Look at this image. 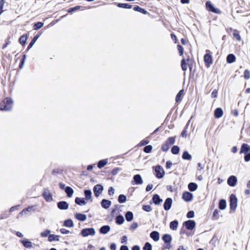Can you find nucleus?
Wrapping results in <instances>:
<instances>
[{"mask_svg":"<svg viewBox=\"0 0 250 250\" xmlns=\"http://www.w3.org/2000/svg\"><path fill=\"white\" fill-rule=\"evenodd\" d=\"M13 101L10 98H6L0 104V110L9 111L12 109Z\"/></svg>","mask_w":250,"mask_h":250,"instance_id":"obj_1","label":"nucleus"},{"mask_svg":"<svg viewBox=\"0 0 250 250\" xmlns=\"http://www.w3.org/2000/svg\"><path fill=\"white\" fill-rule=\"evenodd\" d=\"M175 142V137H169L165 144L161 147V149L163 151H167L170 146L173 145Z\"/></svg>","mask_w":250,"mask_h":250,"instance_id":"obj_2","label":"nucleus"},{"mask_svg":"<svg viewBox=\"0 0 250 250\" xmlns=\"http://www.w3.org/2000/svg\"><path fill=\"white\" fill-rule=\"evenodd\" d=\"M229 201L230 209L234 211L237 206V199L234 194H231L229 197Z\"/></svg>","mask_w":250,"mask_h":250,"instance_id":"obj_3","label":"nucleus"},{"mask_svg":"<svg viewBox=\"0 0 250 250\" xmlns=\"http://www.w3.org/2000/svg\"><path fill=\"white\" fill-rule=\"evenodd\" d=\"M81 233L83 237H87L89 235H94L95 230L93 228L83 229L81 230Z\"/></svg>","mask_w":250,"mask_h":250,"instance_id":"obj_4","label":"nucleus"},{"mask_svg":"<svg viewBox=\"0 0 250 250\" xmlns=\"http://www.w3.org/2000/svg\"><path fill=\"white\" fill-rule=\"evenodd\" d=\"M206 6L207 9L209 11H211L216 14H220L221 13L220 10L218 8H215L211 3V2L209 1H208L206 2Z\"/></svg>","mask_w":250,"mask_h":250,"instance_id":"obj_5","label":"nucleus"},{"mask_svg":"<svg viewBox=\"0 0 250 250\" xmlns=\"http://www.w3.org/2000/svg\"><path fill=\"white\" fill-rule=\"evenodd\" d=\"M93 192L96 197H98L104 190V187L100 184H97L93 187Z\"/></svg>","mask_w":250,"mask_h":250,"instance_id":"obj_6","label":"nucleus"},{"mask_svg":"<svg viewBox=\"0 0 250 250\" xmlns=\"http://www.w3.org/2000/svg\"><path fill=\"white\" fill-rule=\"evenodd\" d=\"M156 176L157 178H162L164 177L165 172L163 168L160 166H157L155 168Z\"/></svg>","mask_w":250,"mask_h":250,"instance_id":"obj_7","label":"nucleus"},{"mask_svg":"<svg viewBox=\"0 0 250 250\" xmlns=\"http://www.w3.org/2000/svg\"><path fill=\"white\" fill-rule=\"evenodd\" d=\"M42 196L47 202L52 201V194L48 189H44Z\"/></svg>","mask_w":250,"mask_h":250,"instance_id":"obj_8","label":"nucleus"},{"mask_svg":"<svg viewBox=\"0 0 250 250\" xmlns=\"http://www.w3.org/2000/svg\"><path fill=\"white\" fill-rule=\"evenodd\" d=\"M204 59L206 66L209 67L210 65L212 63L211 55L207 53L204 56Z\"/></svg>","mask_w":250,"mask_h":250,"instance_id":"obj_9","label":"nucleus"},{"mask_svg":"<svg viewBox=\"0 0 250 250\" xmlns=\"http://www.w3.org/2000/svg\"><path fill=\"white\" fill-rule=\"evenodd\" d=\"M237 182V179L235 176L231 175L228 179L227 183L230 187H234Z\"/></svg>","mask_w":250,"mask_h":250,"instance_id":"obj_10","label":"nucleus"},{"mask_svg":"<svg viewBox=\"0 0 250 250\" xmlns=\"http://www.w3.org/2000/svg\"><path fill=\"white\" fill-rule=\"evenodd\" d=\"M184 225L188 230H192L195 226V222L193 220H188L184 223Z\"/></svg>","mask_w":250,"mask_h":250,"instance_id":"obj_11","label":"nucleus"},{"mask_svg":"<svg viewBox=\"0 0 250 250\" xmlns=\"http://www.w3.org/2000/svg\"><path fill=\"white\" fill-rule=\"evenodd\" d=\"M172 204V200L171 198H167L165 201L164 208L166 210H168L170 209Z\"/></svg>","mask_w":250,"mask_h":250,"instance_id":"obj_12","label":"nucleus"},{"mask_svg":"<svg viewBox=\"0 0 250 250\" xmlns=\"http://www.w3.org/2000/svg\"><path fill=\"white\" fill-rule=\"evenodd\" d=\"M183 199L189 202L192 200L193 198V195L192 193L189 192H184L182 195Z\"/></svg>","mask_w":250,"mask_h":250,"instance_id":"obj_13","label":"nucleus"},{"mask_svg":"<svg viewBox=\"0 0 250 250\" xmlns=\"http://www.w3.org/2000/svg\"><path fill=\"white\" fill-rule=\"evenodd\" d=\"M58 208L62 210H66L68 208V204L65 201H60L57 203Z\"/></svg>","mask_w":250,"mask_h":250,"instance_id":"obj_14","label":"nucleus"},{"mask_svg":"<svg viewBox=\"0 0 250 250\" xmlns=\"http://www.w3.org/2000/svg\"><path fill=\"white\" fill-rule=\"evenodd\" d=\"M250 152V146L247 144H243L241 146L240 153H248Z\"/></svg>","mask_w":250,"mask_h":250,"instance_id":"obj_15","label":"nucleus"},{"mask_svg":"<svg viewBox=\"0 0 250 250\" xmlns=\"http://www.w3.org/2000/svg\"><path fill=\"white\" fill-rule=\"evenodd\" d=\"M101 206L105 209L108 208L111 205V202L108 200L104 199L102 200Z\"/></svg>","mask_w":250,"mask_h":250,"instance_id":"obj_16","label":"nucleus"},{"mask_svg":"<svg viewBox=\"0 0 250 250\" xmlns=\"http://www.w3.org/2000/svg\"><path fill=\"white\" fill-rule=\"evenodd\" d=\"M133 180L137 185H141L143 183L142 177L140 174L135 175L133 177Z\"/></svg>","mask_w":250,"mask_h":250,"instance_id":"obj_17","label":"nucleus"},{"mask_svg":"<svg viewBox=\"0 0 250 250\" xmlns=\"http://www.w3.org/2000/svg\"><path fill=\"white\" fill-rule=\"evenodd\" d=\"M150 237L155 241H158L160 239L159 233L157 231H153L150 234Z\"/></svg>","mask_w":250,"mask_h":250,"instance_id":"obj_18","label":"nucleus"},{"mask_svg":"<svg viewBox=\"0 0 250 250\" xmlns=\"http://www.w3.org/2000/svg\"><path fill=\"white\" fill-rule=\"evenodd\" d=\"M223 111L221 108L218 107L214 111V116L216 118H219L223 116Z\"/></svg>","mask_w":250,"mask_h":250,"instance_id":"obj_19","label":"nucleus"},{"mask_svg":"<svg viewBox=\"0 0 250 250\" xmlns=\"http://www.w3.org/2000/svg\"><path fill=\"white\" fill-rule=\"evenodd\" d=\"M84 194L85 196V200L86 201L90 200L91 202L92 201V192L91 190H85L84 191Z\"/></svg>","mask_w":250,"mask_h":250,"instance_id":"obj_20","label":"nucleus"},{"mask_svg":"<svg viewBox=\"0 0 250 250\" xmlns=\"http://www.w3.org/2000/svg\"><path fill=\"white\" fill-rule=\"evenodd\" d=\"M110 230V228L108 225L102 226L100 229V232L102 234H106Z\"/></svg>","mask_w":250,"mask_h":250,"instance_id":"obj_21","label":"nucleus"},{"mask_svg":"<svg viewBox=\"0 0 250 250\" xmlns=\"http://www.w3.org/2000/svg\"><path fill=\"white\" fill-rule=\"evenodd\" d=\"M152 200L155 205H159L163 201V200L160 198L158 194H154L153 195Z\"/></svg>","mask_w":250,"mask_h":250,"instance_id":"obj_22","label":"nucleus"},{"mask_svg":"<svg viewBox=\"0 0 250 250\" xmlns=\"http://www.w3.org/2000/svg\"><path fill=\"white\" fill-rule=\"evenodd\" d=\"M21 243L26 248H31L32 247V243L28 239H24L21 240Z\"/></svg>","mask_w":250,"mask_h":250,"instance_id":"obj_23","label":"nucleus"},{"mask_svg":"<svg viewBox=\"0 0 250 250\" xmlns=\"http://www.w3.org/2000/svg\"><path fill=\"white\" fill-rule=\"evenodd\" d=\"M75 218L81 221H84L86 219V216L82 213H77L75 215Z\"/></svg>","mask_w":250,"mask_h":250,"instance_id":"obj_24","label":"nucleus"},{"mask_svg":"<svg viewBox=\"0 0 250 250\" xmlns=\"http://www.w3.org/2000/svg\"><path fill=\"white\" fill-rule=\"evenodd\" d=\"M75 203L80 205H84L86 204V202L85 201V200L84 198H81L79 197H76L75 200Z\"/></svg>","mask_w":250,"mask_h":250,"instance_id":"obj_25","label":"nucleus"},{"mask_svg":"<svg viewBox=\"0 0 250 250\" xmlns=\"http://www.w3.org/2000/svg\"><path fill=\"white\" fill-rule=\"evenodd\" d=\"M197 188L198 186L195 183L191 182L188 185V189L191 192L195 191L197 189Z\"/></svg>","mask_w":250,"mask_h":250,"instance_id":"obj_26","label":"nucleus"},{"mask_svg":"<svg viewBox=\"0 0 250 250\" xmlns=\"http://www.w3.org/2000/svg\"><path fill=\"white\" fill-rule=\"evenodd\" d=\"M162 239L165 243H171L172 237L170 234H166L162 237Z\"/></svg>","mask_w":250,"mask_h":250,"instance_id":"obj_27","label":"nucleus"},{"mask_svg":"<svg viewBox=\"0 0 250 250\" xmlns=\"http://www.w3.org/2000/svg\"><path fill=\"white\" fill-rule=\"evenodd\" d=\"M236 59L235 56L233 54H229L227 57V62L231 63L235 62Z\"/></svg>","mask_w":250,"mask_h":250,"instance_id":"obj_28","label":"nucleus"},{"mask_svg":"<svg viewBox=\"0 0 250 250\" xmlns=\"http://www.w3.org/2000/svg\"><path fill=\"white\" fill-rule=\"evenodd\" d=\"M125 217L126 221L130 222L133 219V214L131 211H128L126 212Z\"/></svg>","mask_w":250,"mask_h":250,"instance_id":"obj_29","label":"nucleus"},{"mask_svg":"<svg viewBox=\"0 0 250 250\" xmlns=\"http://www.w3.org/2000/svg\"><path fill=\"white\" fill-rule=\"evenodd\" d=\"M65 192L68 197H71L74 193V190L71 187H66L65 188Z\"/></svg>","mask_w":250,"mask_h":250,"instance_id":"obj_30","label":"nucleus"},{"mask_svg":"<svg viewBox=\"0 0 250 250\" xmlns=\"http://www.w3.org/2000/svg\"><path fill=\"white\" fill-rule=\"evenodd\" d=\"M178 222L177 220L171 221L170 223L169 227L172 230H176L177 229Z\"/></svg>","mask_w":250,"mask_h":250,"instance_id":"obj_31","label":"nucleus"},{"mask_svg":"<svg viewBox=\"0 0 250 250\" xmlns=\"http://www.w3.org/2000/svg\"><path fill=\"white\" fill-rule=\"evenodd\" d=\"M27 38H28L27 34H24V35H23L22 36H21L19 39V42H20V43L22 45H25V44L26 43Z\"/></svg>","mask_w":250,"mask_h":250,"instance_id":"obj_32","label":"nucleus"},{"mask_svg":"<svg viewBox=\"0 0 250 250\" xmlns=\"http://www.w3.org/2000/svg\"><path fill=\"white\" fill-rule=\"evenodd\" d=\"M60 236L59 235H55V234H50L48 236V241L50 242H52L53 241H59Z\"/></svg>","mask_w":250,"mask_h":250,"instance_id":"obj_33","label":"nucleus"},{"mask_svg":"<svg viewBox=\"0 0 250 250\" xmlns=\"http://www.w3.org/2000/svg\"><path fill=\"white\" fill-rule=\"evenodd\" d=\"M40 37V35H36L34 38L33 39H32V40L31 41V42H30L28 47H27V50H29L30 48H31L33 45L35 44V43L37 41V40L38 39V38H39Z\"/></svg>","mask_w":250,"mask_h":250,"instance_id":"obj_34","label":"nucleus"},{"mask_svg":"<svg viewBox=\"0 0 250 250\" xmlns=\"http://www.w3.org/2000/svg\"><path fill=\"white\" fill-rule=\"evenodd\" d=\"M125 221L123 216L119 215L116 217V223L118 225H122Z\"/></svg>","mask_w":250,"mask_h":250,"instance_id":"obj_35","label":"nucleus"},{"mask_svg":"<svg viewBox=\"0 0 250 250\" xmlns=\"http://www.w3.org/2000/svg\"><path fill=\"white\" fill-rule=\"evenodd\" d=\"M226 208V201L224 199H221L219 203V208L221 210H224Z\"/></svg>","mask_w":250,"mask_h":250,"instance_id":"obj_36","label":"nucleus"},{"mask_svg":"<svg viewBox=\"0 0 250 250\" xmlns=\"http://www.w3.org/2000/svg\"><path fill=\"white\" fill-rule=\"evenodd\" d=\"M182 158L184 160H190L192 156L188 151H184L182 155Z\"/></svg>","mask_w":250,"mask_h":250,"instance_id":"obj_37","label":"nucleus"},{"mask_svg":"<svg viewBox=\"0 0 250 250\" xmlns=\"http://www.w3.org/2000/svg\"><path fill=\"white\" fill-rule=\"evenodd\" d=\"M63 225L66 227H72L74 225L73 222L71 219H67L64 221Z\"/></svg>","mask_w":250,"mask_h":250,"instance_id":"obj_38","label":"nucleus"},{"mask_svg":"<svg viewBox=\"0 0 250 250\" xmlns=\"http://www.w3.org/2000/svg\"><path fill=\"white\" fill-rule=\"evenodd\" d=\"M133 10L134 11L139 12L144 14H146L147 13V11L146 10L142 8L141 7H140L139 6H136L134 7Z\"/></svg>","mask_w":250,"mask_h":250,"instance_id":"obj_39","label":"nucleus"},{"mask_svg":"<svg viewBox=\"0 0 250 250\" xmlns=\"http://www.w3.org/2000/svg\"><path fill=\"white\" fill-rule=\"evenodd\" d=\"M107 163V161L106 160H102L98 162L97 166L99 168H101L104 167Z\"/></svg>","mask_w":250,"mask_h":250,"instance_id":"obj_40","label":"nucleus"},{"mask_svg":"<svg viewBox=\"0 0 250 250\" xmlns=\"http://www.w3.org/2000/svg\"><path fill=\"white\" fill-rule=\"evenodd\" d=\"M118 7L123 8L130 9L132 7V5L128 3H119L117 5Z\"/></svg>","mask_w":250,"mask_h":250,"instance_id":"obj_41","label":"nucleus"},{"mask_svg":"<svg viewBox=\"0 0 250 250\" xmlns=\"http://www.w3.org/2000/svg\"><path fill=\"white\" fill-rule=\"evenodd\" d=\"M118 201L120 203H124L126 201V197L124 194H120L118 197Z\"/></svg>","mask_w":250,"mask_h":250,"instance_id":"obj_42","label":"nucleus"},{"mask_svg":"<svg viewBox=\"0 0 250 250\" xmlns=\"http://www.w3.org/2000/svg\"><path fill=\"white\" fill-rule=\"evenodd\" d=\"M184 90L182 89L179 91L176 95L175 101L176 102H179L181 100V97L183 95Z\"/></svg>","mask_w":250,"mask_h":250,"instance_id":"obj_43","label":"nucleus"},{"mask_svg":"<svg viewBox=\"0 0 250 250\" xmlns=\"http://www.w3.org/2000/svg\"><path fill=\"white\" fill-rule=\"evenodd\" d=\"M180 151V148L177 146H174L171 148V152L173 154H177Z\"/></svg>","mask_w":250,"mask_h":250,"instance_id":"obj_44","label":"nucleus"},{"mask_svg":"<svg viewBox=\"0 0 250 250\" xmlns=\"http://www.w3.org/2000/svg\"><path fill=\"white\" fill-rule=\"evenodd\" d=\"M43 25V23L42 22H38L34 25L33 28L34 30H37L42 27Z\"/></svg>","mask_w":250,"mask_h":250,"instance_id":"obj_45","label":"nucleus"},{"mask_svg":"<svg viewBox=\"0 0 250 250\" xmlns=\"http://www.w3.org/2000/svg\"><path fill=\"white\" fill-rule=\"evenodd\" d=\"M181 66L183 71H186L187 69V64L186 63V60L183 59L181 61Z\"/></svg>","mask_w":250,"mask_h":250,"instance_id":"obj_46","label":"nucleus"},{"mask_svg":"<svg viewBox=\"0 0 250 250\" xmlns=\"http://www.w3.org/2000/svg\"><path fill=\"white\" fill-rule=\"evenodd\" d=\"M143 249V250H152V246L149 242H146Z\"/></svg>","mask_w":250,"mask_h":250,"instance_id":"obj_47","label":"nucleus"},{"mask_svg":"<svg viewBox=\"0 0 250 250\" xmlns=\"http://www.w3.org/2000/svg\"><path fill=\"white\" fill-rule=\"evenodd\" d=\"M152 149V146L151 145L146 146L144 148V151L146 153H150Z\"/></svg>","mask_w":250,"mask_h":250,"instance_id":"obj_48","label":"nucleus"},{"mask_svg":"<svg viewBox=\"0 0 250 250\" xmlns=\"http://www.w3.org/2000/svg\"><path fill=\"white\" fill-rule=\"evenodd\" d=\"M244 77L245 79L248 80L250 78V71L248 69H246L244 73Z\"/></svg>","mask_w":250,"mask_h":250,"instance_id":"obj_49","label":"nucleus"},{"mask_svg":"<svg viewBox=\"0 0 250 250\" xmlns=\"http://www.w3.org/2000/svg\"><path fill=\"white\" fill-rule=\"evenodd\" d=\"M143 209L147 212H150L152 210V208L149 205H144L143 206Z\"/></svg>","mask_w":250,"mask_h":250,"instance_id":"obj_50","label":"nucleus"},{"mask_svg":"<svg viewBox=\"0 0 250 250\" xmlns=\"http://www.w3.org/2000/svg\"><path fill=\"white\" fill-rule=\"evenodd\" d=\"M50 232H51V231L50 230L46 229L43 232H42L41 233V235L42 237H47L50 233Z\"/></svg>","mask_w":250,"mask_h":250,"instance_id":"obj_51","label":"nucleus"},{"mask_svg":"<svg viewBox=\"0 0 250 250\" xmlns=\"http://www.w3.org/2000/svg\"><path fill=\"white\" fill-rule=\"evenodd\" d=\"M80 8H81L80 6H76L75 7L70 8L68 9V12L72 13V12H74L77 10L80 9Z\"/></svg>","mask_w":250,"mask_h":250,"instance_id":"obj_52","label":"nucleus"},{"mask_svg":"<svg viewBox=\"0 0 250 250\" xmlns=\"http://www.w3.org/2000/svg\"><path fill=\"white\" fill-rule=\"evenodd\" d=\"M233 36L237 41H239L241 40V37L237 31L236 30L235 32L233 33Z\"/></svg>","mask_w":250,"mask_h":250,"instance_id":"obj_53","label":"nucleus"},{"mask_svg":"<svg viewBox=\"0 0 250 250\" xmlns=\"http://www.w3.org/2000/svg\"><path fill=\"white\" fill-rule=\"evenodd\" d=\"M138 224L137 223L134 222L131 225V226L129 227V229L131 230H134L138 227Z\"/></svg>","mask_w":250,"mask_h":250,"instance_id":"obj_54","label":"nucleus"},{"mask_svg":"<svg viewBox=\"0 0 250 250\" xmlns=\"http://www.w3.org/2000/svg\"><path fill=\"white\" fill-rule=\"evenodd\" d=\"M177 49L179 51V54L180 56L183 55L184 53V49L183 47L181 45H177Z\"/></svg>","mask_w":250,"mask_h":250,"instance_id":"obj_55","label":"nucleus"},{"mask_svg":"<svg viewBox=\"0 0 250 250\" xmlns=\"http://www.w3.org/2000/svg\"><path fill=\"white\" fill-rule=\"evenodd\" d=\"M194 216V212L193 211L191 210L188 212L187 217L188 218H193Z\"/></svg>","mask_w":250,"mask_h":250,"instance_id":"obj_56","label":"nucleus"},{"mask_svg":"<svg viewBox=\"0 0 250 250\" xmlns=\"http://www.w3.org/2000/svg\"><path fill=\"white\" fill-rule=\"evenodd\" d=\"M149 143V141L147 140H144L139 143V146H143L147 145Z\"/></svg>","mask_w":250,"mask_h":250,"instance_id":"obj_57","label":"nucleus"},{"mask_svg":"<svg viewBox=\"0 0 250 250\" xmlns=\"http://www.w3.org/2000/svg\"><path fill=\"white\" fill-rule=\"evenodd\" d=\"M244 160L246 162H249L250 161V153L246 154L244 157Z\"/></svg>","mask_w":250,"mask_h":250,"instance_id":"obj_58","label":"nucleus"},{"mask_svg":"<svg viewBox=\"0 0 250 250\" xmlns=\"http://www.w3.org/2000/svg\"><path fill=\"white\" fill-rule=\"evenodd\" d=\"M114 193V189L113 187H111L108 189V194L109 195H112Z\"/></svg>","mask_w":250,"mask_h":250,"instance_id":"obj_59","label":"nucleus"},{"mask_svg":"<svg viewBox=\"0 0 250 250\" xmlns=\"http://www.w3.org/2000/svg\"><path fill=\"white\" fill-rule=\"evenodd\" d=\"M60 231L62 234H68L70 231L66 229H60Z\"/></svg>","mask_w":250,"mask_h":250,"instance_id":"obj_60","label":"nucleus"},{"mask_svg":"<svg viewBox=\"0 0 250 250\" xmlns=\"http://www.w3.org/2000/svg\"><path fill=\"white\" fill-rule=\"evenodd\" d=\"M172 165V163L171 162L168 161L166 163V167L167 168L170 169Z\"/></svg>","mask_w":250,"mask_h":250,"instance_id":"obj_61","label":"nucleus"},{"mask_svg":"<svg viewBox=\"0 0 250 250\" xmlns=\"http://www.w3.org/2000/svg\"><path fill=\"white\" fill-rule=\"evenodd\" d=\"M127 241V237L126 236H123L121 238V243H125Z\"/></svg>","mask_w":250,"mask_h":250,"instance_id":"obj_62","label":"nucleus"},{"mask_svg":"<svg viewBox=\"0 0 250 250\" xmlns=\"http://www.w3.org/2000/svg\"><path fill=\"white\" fill-rule=\"evenodd\" d=\"M110 248L111 250H116V245L115 243L110 245Z\"/></svg>","mask_w":250,"mask_h":250,"instance_id":"obj_63","label":"nucleus"},{"mask_svg":"<svg viewBox=\"0 0 250 250\" xmlns=\"http://www.w3.org/2000/svg\"><path fill=\"white\" fill-rule=\"evenodd\" d=\"M120 250H129V249L127 246L123 245L121 247Z\"/></svg>","mask_w":250,"mask_h":250,"instance_id":"obj_64","label":"nucleus"}]
</instances>
